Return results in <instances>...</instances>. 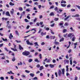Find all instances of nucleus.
Masks as SVG:
<instances>
[{
    "mask_svg": "<svg viewBox=\"0 0 80 80\" xmlns=\"http://www.w3.org/2000/svg\"><path fill=\"white\" fill-rule=\"evenodd\" d=\"M22 54L23 55H25V56H28V55H29L30 54V53L29 52L25 50L22 53Z\"/></svg>",
    "mask_w": 80,
    "mask_h": 80,
    "instance_id": "f257e3e1",
    "label": "nucleus"
},
{
    "mask_svg": "<svg viewBox=\"0 0 80 80\" xmlns=\"http://www.w3.org/2000/svg\"><path fill=\"white\" fill-rule=\"evenodd\" d=\"M42 31V29H40L39 31L38 32V33H40L41 32V35H42V36H43L44 35H46V33H47L46 32H44L43 33V32Z\"/></svg>",
    "mask_w": 80,
    "mask_h": 80,
    "instance_id": "f03ea898",
    "label": "nucleus"
},
{
    "mask_svg": "<svg viewBox=\"0 0 80 80\" xmlns=\"http://www.w3.org/2000/svg\"><path fill=\"white\" fill-rule=\"evenodd\" d=\"M13 45H14V48H11V49L12 50H13L14 52H17L18 50H17V49L16 48L17 47V46L15 45V44H13Z\"/></svg>",
    "mask_w": 80,
    "mask_h": 80,
    "instance_id": "7ed1b4c3",
    "label": "nucleus"
},
{
    "mask_svg": "<svg viewBox=\"0 0 80 80\" xmlns=\"http://www.w3.org/2000/svg\"><path fill=\"white\" fill-rule=\"evenodd\" d=\"M62 71H61V70L59 69L58 72V74L59 76V77H61V75H62Z\"/></svg>",
    "mask_w": 80,
    "mask_h": 80,
    "instance_id": "20e7f679",
    "label": "nucleus"
},
{
    "mask_svg": "<svg viewBox=\"0 0 80 80\" xmlns=\"http://www.w3.org/2000/svg\"><path fill=\"white\" fill-rule=\"evenodd\" d=\"M72 17H80V16L79 15V14H76L75 15H72Z\"/></svg>",
    "mask_w": 80,
    "mask_h": 80,
    "instance_id": "39448f33",
    "label": "nucleus"
},
{
    "mask_svg": "<svg viewBox=\"0 0 80 80\" xmlns=\"http://www.w3.org/2000/svg\"><path fill=\"white\" fill-rule=\"evenodd\" d=\"M6 15H7V16H8L9 17H10V14L9 13V12L8 11L6 12Z\"/></svg>",
    "mask_w": 80,
    "mask_h": 80,
    "instance_id": "423d86ee",
    "label": "nucleus"
},
{
    "mask_svg": "<svg viewBox=\"0 0 80 80\" xmlns=\"http://www.w3.org/2000/svg\"><path fill=\"white\" fill-rule=\"evenodd\" d=\"M19 48L20 50H23V48H22L21 45H19Z\"/></svg>",
    "mask_w": 80,
    "mask_h": 80,
    "instance_id": "0eeeda50",
    "label": "nucleus"
},
{
    "mask_svg": "<svg viewBox=\"0 0 80 80\" xmlns=\"http://www.w3.org/2000/svg\"><path fill=\"white\" fill-rule=\"evenodd\" d=\"M72 33H70L68 35V37H69L70 38H72Z\"/></svg>",
    "mask_w": 80,
    "mask_h": 80,
    "instance_id": "6e6552de",
    "label": "nucleus"
},
{
    "mask_svg": "<svg viewBox=\"0 0 80 80\" xmlns=\"http://www.w3.org/2000/svg\"><path fill=\"white\" fill-rule=\"evenodd\" d=\"M12 11H10V12H11V14L13 15V13L14 12V9L13 8H12Z\"/></svg>",
    "mask_w": 80,
    "mask_h": 80,
    "instance_id": "1a4fd4ad",
    "label": "nucleus"
},
{
    "mask_svg": "<svg viewBox=\"0 0 80 80\" xmlns=\"http://www.w3.org/2000/svg\"><path fill=\"white\" fill-rule=\"evenodd\" d=\"M62 74L63 75L65 74V68H63L62 69Z\"/></svg>",
    "mask_w": 80,
    "mask_h": 80,
    "instance_id": "9d476101",
    "label": "nucleus"
},
{
    "mask_svg": "<svg viewBox=\"0 0 80 80\" xmlns=\"http://www.w3.org/2000/svg\"><path fill=\"white\" fill-rule=\"evenodd\" d=\"M69 63V60H64V64H66V63Z\"/></svg>",
    "mask_w": 80,
    "mask_h": 80,
    "instance_id": "9b49d317",
    "label": "nucleus"
},
{
    "mask_svg": "<svg viewBox=\"0 0 80 80\" xmlns=\"http://www.w3.org/2000/svg\"><path fill=\"white\" fill-rule=\"evenodd\" d=\"M9 5L11 6H13V5H15V4L14 3H12V2H9Z\"/></svg>",
    "mask_w": 80,
    "mask_h": 80,
    "instance_id": "f8f14e48",
    "label": "nucleus"
},
{
    "mask_svg": "<svg viewBox=\"0 0 80 80\" xmlns=\"http://www.w3.org/2000/svg\"><path fill=\"white\" fill-rule=\"evenodd\" d=\"M42 69H43V66H41L39 69L40 70V71H42Z\"/></svg>",
    "mask_w": 80,
    "mask_h": 80,
    "instance_id": "ddd939ff",
    "label": "nucleus"
},
{
    "mask_svg": "<svg viewBox=\"0 0 80 80\" xmlns=\"http://www.w3.org/2000/svg\"><path fill=\"white\" fill-rule=\"evenodd\" d=\"M15 57L14 56L12 59V62H15Z\"/></svg>",
    "mask_w": 80,
    "mask_h": 80,
    "instance_id": "4468645a",
    "label": "nucleus"
},
{
    "mask_svg": "<svg viewBox=\"0 0 80 80\" xmlns=\"http://www.w3.org/2000/svg\"><path fill=\"white\" fill-rule=\"evenodd\" d=\"M35 62H37L38 63H39L40 62V61H38V59H36L34 60Z\"/></svg>",
    "mask_w": 80,
    "mask_h": 80,
    "instance_id": "2eb2a0df",
    "label": "nucleus"
},
{
    "mask_svg": "<svg viewBox=\"0 0 80 80\" xmlns=\"http://www.w3.org/2000/svg\"><path fill=\"white\" fill-rule=\"evenodd\" d=\"M61 3H66V1L63 0H62L61 2Z\"/></svg>",
    "mask_w": 80,
    "mask_h": 80,
    "instance_id": "dca6fc26",
    "label": "nucleus"
},
{
    "mask_svg": "<svg viewBox=\"0 0 80 80\" xmlns=\"http://www.w3.org/2000/svg\"><path fill=\"white\" fill-rule=\"evenodd\" d=\"M19 10H20V11H22L23 10V8L21 7H19Z\"/></svg>",
    "mask_w": 80,
    "mask_h": 80,
    "instance_id": "f3484780",
    "label": "nucleus"
},
{
    "mask_svg": "<svg viewBox=\"0 0 80 80\" xmlns=\"http://www.w3.org/2000/svg\"><path fill=\"white\" fill-rule=\"evenodd\" d=\"M49 66H50L51 68H54V65H52V64H50L49 65Z\"/></svg>",
    "mask_w": 80,
    "mask_h": 80,
    "instance_id": "a211bd4d",
    "label": "nucleus"
},
{
    "mask_svg": "<svg viewBox=\"0 0 80 80\" xmlns=\"http://www.w3.org/2000/svg\"><path fill=\"white\" fill-rule=\"evenodd\" d=\"M50 16H54V13L53 12H51L50 14Z\"/></svg>",
    "mask_w": 80,
    "mask_h": 80,
    "instance_id": "6ab92c4d",
    "label": "nucleus"
},
{
    "mask_svg": "<svg viewBox=\"0 0 80 80\" xmlns=\"http://www.w3.org/2000/svg\"><path fill=\"white\" fill-rule=\"evenodd\" d=\"M64 41V38H62L59 41L60 42Z\"/></svg>",
    "mask_w": 80,
    "mask_h": 80,
    "instance_id": "aec40b11",
    "label": "nucleus"
},
{
    "mask_svg": "<svg viewBox=\"0 0 80 80\" xmlns=\"http://www.w3.org/2000/svg\"><path fill=\"white\" fill-rule=\"evenodd\" d=\"M61 5L62 7H65L66 6V4H61Z\"/></svg>",
    "mask_w": 80,
    "mask_h": 80,
    "instance_id": "412c9836",
    "label": "nucleus"
},
{
    "mask_svg": "<svg viewBox=\"0 0 80 80\" xmlns=\"http://www.w3.org/2000/svg\"><path fill=\"white\" fill-rule=\"evenodd\" d=\"M35 44V46H39V45H38V42H35L34 43Z\"/></svg>",
    "mask_w": 80,
    "mask_h": 80,
    "instance_id": "4be33fe9",
    "label": "nucleus"
},
{
    "mask_svg": "<svg viewBox=\"0 0 80 80\" xmlns=\"http://www.w3.org/2000/svg\"><path fill=\"white\" fill-rule=\"evenodd\" d=\"M30 76H31L32 77H34V74L32 73H31L30 74Z\"/></svg>",
    "mask_w": 80,
    "mask_h": 80,
    "instance_id": "5701e85b",
    "label": "nucleus"
},
{
    "mask_svg": "<svg viewBox=\"0 0 80 80\" xmlns=\"http://www.w3.org/2000/svg\"><path fill=\"white\" fill-rule=\"evenodd\" d=\"M70 17V16H69L67 17V18H65L64 19V20L65 21L67 20V19H68V18H69V17Z\"/></svg>",
    "mask_w": 80,
    "mask_h": 80,
    "instance_id": "b1692460",
    "label": "nucleus"
},
{
    "mask_svg": "<svg viewBox=\"0 0 80 80\" xmlns=\"http://www.w3.org/2000/svg\"><path fill=\"white\" fill-rule=\"evenodd\" d=\"M2 40L3 41H4L5 42H7V39H4V38H2Z\"/></svg>",
    "mask_w": 80,
    "mask_h": 80,
    "instance_id": "393cba45",
    "label": "nucleus"
},
{
    "mask_svg": "<svg viewBox=\"0 0 80 80\" xmlns=\"http://www.w3.org/2000/svg\"><path fill=\"white\" fill-rule=\"evenodd\" d=\"M76 69H77V70H80V67H78V66H76Z\"/></svg>",
    "mask_w": 80,
    "mask_h": 80,
    "instance_id": "a878e982",
    "label": "nucleus"
},
{
    "mask_svg": "<svg viewBox=\"0 0 80 80\" xmlns=\"http://www.w3.org/2000/svg\"><path fill=\"white\" fill-rule=\"evenodd\" d=\"M67 30L66 29H63V33H65V32H67Z\"/></svg>",
    "mask_w": 80,
    "mask_h": 80,
    "instance_id": "bb28decb",
    "label": "nucleus"
},
{
    "mask_svg": "<svg viewBox=\"0 0 80 80\" xmlns=\"http://www.w3.org/2000/svg\"><path fill=\"white\" fill-rule=\"evenodd\" d=\"M33 61V60L32 59H29L28 62L30 63L31 62H32Z\"/></svg>",
    "mask_w": 80,
    "mask_h": 80,
    "instance_id": "cd10ccee",
    "label": "nucleus"
},
{
    "mask_svg": "<svg viewBox=\"0 0 80 80\" xmlns=\"http://www.w3.org/2000/svg\"><path fill=\"white\" fill-rule=\"evenodd\" d=\"M26 42L28 45H29V43H30V42L28 40H27L26 41Z\"/></svg>",
    "mask_w": 80,
    "mask_h": 80,
    "instance_id": "c85d7f7f",
    "label": "nucleus"
},
{
    "mask_svg": "<svg viewBox=\"0 0 80 80\" xmlns=\"http://www.w3.org/2000/svg\"><path fill=\"white\" fill-rule=\"evenodd\" d=\"M55 45H59V43L57 42H55Z\"/></svg>",
    "mask_w": 80,
    "mask_h": 80,
    "instance_id": "c756f323",
    "label": "nucleus"
},
{
    "mask_svg": "<svg viewBox=\"0 0 80 80\" xmlns=\"http://www.w3.org/2000/svg\"><path fill=\"white\" fill-rule=\"evenodd\" d=\"M53 8H54V5H52L50 8L49 9H52Z\"/></svg>",
    "mask_w": 80,
    "mask_h": 80,
    "instance_id": "7c9ffc66",
    "label": "nucleus"
},
{
    "mask_svg": "<svg viewBox=\"0 0 80 80\" xmlns=\"http://www.w3.org/2000/svg\"><path fill=\"white\" fill-rule=\"evenodd\" d=\"M68 22H66L65 23L64 25L65 26H68Z\"/></svg>",
    "mask_w": 80,
    "mask_h": 80,
    "instance_id": "2f4dec72",
    "label": "nucleus"
},
{
    "mask_svg": "<svg viewBox=\"0 0 80 80\" xmlns=\"http://www.w3.org/2000/svg\"><path fill=\"white\" fill-rule=\"evenodd\" d=\"M15 32L16 35H19V33H18V31H16Z\"/></svg>",
    "mask_w": 80,
    "mask_h": 80,
    "instance_id": "473e14b6",
    "label": "nucleus"
},
{
    "mask_svg": "<svg viewBox=\"0 0 80 80\" xmlns=\"http://www.w3.org/2000/svg\"><path fill=\"white\" fill-rule=\"evenodd\" d=\"M58 18H55L54 19V20L55 21H58Z\"/></svg>",
    "mask_w": 80,
    "mask_h": 80,
    "instance_id": "72a5a7b5",
    "label": "nucleus"
},
{
    "mask_svg": "<svg viewBox=\"0 0 80 80\" xmlns=\"http://www.w3.org/2000/svg\"><path fill=\"white\" fill-rule=\"evenodd\" d=\"M43 22H39V24L41 25H43Z\"/></svg>",
    "mask_w": 80,
    "mask_h": 80,
    "instance_id": "f704fd0d",
    "label": "nucleus"
},
{
    "mask_svg": "<svg viewBox=\"0 0 80 80\" xmlns=\"http://www.w3.org/2000/svg\"><path fill=\"white\" fill-rule=\"evenodd\" d=\"M25 72H26V73H30V71H28L27 70H26Z\"/></svg>",
    "mask_w": 80,
    "mask_h": 80,
    "instance_id": "c9c22d12",
    "label": "nucleus"
},
{
    "mask_svg": "<svg viewBox=\"0 0 80 80\" xmlns=\"http://www.w3.org/2000/svg\"><path fill=\"white\" fill-rule=\"evenodd\" d=\"M54 25H55V23H53L51 25V27H54Z\"/></svg>",
    "mask_w": 80,
    "mask_h": 80,
    "instance_id": "e433bc0d",
    "label": "nucleus"
},
{
    "mask_svg": "<svg viewBox=\"0 0 80 80\" xmlns=\"http://www.w3.org/2000/svg\"><path fill=\"white\" fill-rule=\"evenodd\" d=\"M54 10L55 11H57V10H58V8H57V7H56Z\"/></svg>",
    "mask_w": 80,
    "mask_h": 80,
    "instance_id": "4c0bfd02",
    "label": "nucleus"
},
{
    "mask_svg": "<svg viewBox=\"0 0 80 80\" xmlns=\"http://www.w3.org/2000/svg\"><path fill=\"white\" fill-rule=\"evenodd\" d=\"M75 38L73 37L72 38V42H74V41H75Z\"/></svg>",
    "mask_w": 80,
    "mask_h": 80,
    "instance_id": "58836bf2",
    "label": "nucleus"
},
{
    "mask_svg": "<svg viewBox=\"0 0 80 80\" xmlns=\"http://www.w3.org/2000/svg\"><path fill=\"white\" fill-rule=\"evenodd\" d=\"M10 36L11 37H12V38H13V36H12V33L10 34Z\"/></svg>",
    "mask_w": 80,
    "mask_h": 80,
    "instance_id": "ea45409f",
    "label": "nucleus"
},
{
    "mask_svg": "<svg viewBox=\"0 0 80 80\" xmlns=\"http://www.w3.org/2000/svg\"><path fill=\"white\" fill-rule=\"evenodd\" d=\"M4 49L5 50H6V51L7 52H8V49H7V48H4Z\"/></svg>",
    "mask_w": 80,
    "mask_h": 80,
    "instance_id": "a19ab883",
    "label": "nucleus"
},
{
    "mask_svg": "<svg viewBox=\"0 0 80 80\" xmlns=\"http://www.w3.org/2000/svg\"><path fill=\"white\" fill-rule=\"evenodd\" d=\"M15 41H16L17 43H20V42H21V41H18L17 40H15Z\"/></svg>",
    "mask_w": 80,
    "mask_h": 80,
    "instance_id": "79ce46f5",
    "label": "nucleus"
},
{
    "mask_svg": "<svg viewBox=\"0 0 80 80\" xmlns=\"http://www.w3.org/2000/svg\"><path fill=\"white\" fill-rule=\"evenodd\" d=\"M78 79V77H77V76H75V77L74 80H77Z\"/></svg>",
    "mask_w": 80,
    "mask_h": 80,
    "instance_id": "37998d69",
    "label": "nucleus"
},
{
    "mask_svg": "<svg viewBox=\"0 0 80 80\" xmlns=\"http://www.w3.org/2000/svg\"><path fill=\"white\" fill-rule=\"evenodd\" d=\"M45 30H47V31H48V30H50V28H45Z\"/></svg>",
    "mask_w": 80,
    "mask_h": 80,
    "instance_id": "c03bdc74",
    "label": "nucleus"
},
{
    "mask_svg": "<svg viewBox=\"0 0 80 80\" xmlns=\"http://www.w3.org/2000/svg\"><path fill=\"white\" fill-rule=\"evenodd\" d=\"M71 12H75V9H72L71 10Z\"/></svg>",
    "mask_w": 80,
    "mask_h": 80,
    "instance_id": "a18cd8bd",
    "label": "nucleus"
},
{
    "mask_svg": "<svg viewBox=\"0 0 80 80\" xmlns=\"http://www.w3.org/2000/svg\"><path fill=\"white\" fill-rule=\"evenodd\" d=\"M39 57H40V59H42V54H40L39 55Z\"/></svg>",
    "mask_w": 80,
    "mask_h": 80,
    "instance_id": "49530a36",
    "label": "nucleus"
},
{
    "mask_svg": "<svg viewBox=\"0 0 80 80\" xmlns=\"http://www.w3.org/2000/svg\"><path fill=\"white\" fill-rule=\"evenodd\" d=\"M28 45H33V44L32 42H29V44Z\"/></svg>",
    "mask_w": 80,
    "mask_h": 80,
    "instance_id": "de8ad7c7",
    "label": "nucleus"
},
{
    "mask_svg": "<svg viewBox=\"0 0 80 80\" xmlns=\"http://www.w3.org/2000/svg\"><path fill=\"white\" fill-rule=\"evenodd\" d=\"M27 18L29 19V20H30V17L28 16H27Z\"/></svg>",
    "mask_w": 80,
    "mask_h": 80,
    "instance_id": "09e8293b",
    "label": "nucleus"
},
{
    "mask_svg": "<svg viewBox=\"0 0 80 80\" xmlns=\"http://www.w3.org/2000/svg\"><path fill=\"white\" fill-rule=\"evenodd\" d=\"M0 79H1V80H4V78H3V77H0Z\"/></svg>",
    "mask_w": 80,
    "mask_h": 80,
    "instance_id": "8fccbe9b",
    "label": "nucleus"
},
{
    "mask_svg": "<svg viewBox=\"0 0 80 80\" xmlns=\"http://www.w3.org/2000/svg\"><path fill=\"white\" fill-rule=\"evenodd\" d=\"M38 52H36L35 53H34L35 56H36L37 55H38Z\"/></svg>",
    "mask_w": 80,
    "mask_h": 80,
    "instance_id": "3c124183",
    "label": "nucleus"
},
{
    "mask_svg": "<svg viewBox=\"0 0 80 80\" xmlns=\"http://www.w3.org/2000/svg\"><path fill=\"white\" fill-rule=\"evenodd\" d=\"M55 75L56 76V77H58V75L57 74V72L55 73Z\"/></svg>",
    "mask_w": 80,
    "mask_h": 80,
    "instance_id": "603ef678",
    "label": "nucleus"
},
{
    "mask_svg": "<svg viewBox=\"0 0 80 80\" xmlns=\"http://www.w3.org/2000/svg\"><path fill=\"white\" fill-rule=\"evenodd\" d=\"M25 21L26 22H28V20L27 19H25Z\"/></svg>",
    "mask_w": 80,
    "mask_h": 80,
    "instance_id": "864d4df0",
    "label": "nucleus"
},
{
    "mask_svg": "<svg viewBox=\"0 0 80 80\" xmlns=\"http://www.w3.org/2000/svg\"><path fill=\"white\" fill-rule=\"evenodd\" d=\"M63 23H59V25H60V26H61L62 25H63Z\"/></svg>",
    "mask_w": 80,
    "mask_h": 80,
    "instance_id": "5fc2aeb1",
    "label": "nucleus"
},
{
    "mask_svg": "<svg viewBox=\"0 0 80 80\" xmlns=\"http://www.w3.org/2000/svg\"><path fill=\"white\" fill-rule=\"evenodd\" d=\"M38 79L37 78V77H35L34 78H33V80H37Z\"/></svg>",
    "mask_w": 80,
    "mask_h": 80,
    "instance_id": "6e6d98bb",
    "label": "nucleus"
},
{
    "mask_svg": "<svg viewBox=\"0 0 80 80\" xmlns=\"http://www.w3.org/2000/svg\"><path fill=\"white\" fill-rule=\"evenodd\" d=\"M43 17V16L42 15H41L39 16V18L41 19V18H42Z\"/></svg>",
    "mask_w": 80,
    "mask_h": 80,
    "instance_id": "4d7b16f0",
    "label": "nucleus"
},
{
    "mask_svg": "<svg viewBox=\"0 0 80 80\" xmlns=\"http://www.w3.org/2000/svg\"><path fill=\"white\" fill-rule=\"evenodd\" d=\"M68 52L69 53H71V52H72V49H69Z\"/></svg>",
    "mask_w": 80,
    "mask_h": 80,
    "instance_id": "13d9d810",
    "label": "nucleus"
},
{
    "mask_svg": "<svg viewBox=\"0 0 80 80\" xmlns=\"http://www.w3.org/2000/svg\"><path fill=\"white\" fill-rule=\"evenodd\" d=\"M66 58L68 59V54H67L66 56Z\"/></svg>",
    "mask_w": 80,
    "mask_h": 80,
    "instance_id": "bf43d9fd",
    "label": "nucleus"
},
{
    "mask_svg": "<svg viewBox=\"0 0 80 80\" xmlns=\"http://www.w3.org/2000/svg\"><path fill=\"white\" fill-rule=\"evenodd\" d=\"M52 62L53 63H55V62H56V61H55V60L53 59L52 60Z\"/></svg>",
    "mask_w": 80,
    "mask_h": 80,
    "instance_id": "052dcab7",
    "label": "nucleus"
},
{
    "mask_svg": "<svg viewBox=\"0 0 80 80\" xmlns=\"http://www.w3.org/2000/svg\"><path fill=\"white\" fill-rule=\"evenodd\" d=\"M38 68H39V67H40V64H38L37 66H36Z\"/></svg>",
    "mask_w": 80,
    "mask_h": 80,
    "instance_id": "680f3d73",
    "label": "nucleus"
},
{
    "mask_svg": "<svg viewBox=\"0 0 80 80\" xmlns=\"http://www.w3.org/2000/svg\"><path fill=\"white\" fill-rule=\"evenodd\" d=\"M47 62H50V59H48L47 61Z\"/></svg>",
    "mask_w": 80,
    "mask_h": 80,
    "instance_id": "e2e57ef3",
    "label": "nucleus"
},
{
    "mask_svg": "<svg viewBox=\"0 0 80 80\" xmlns=\"http://www.w3.org/2000/svg\"><path fill=\"white\" fill-rule=\"evenodd\" d=\"M70 64L71 65H72V60H70Z\"/></svg>",
    "mask_w": 80,
    "mask_h": 80,
    "instance_id": "0e129e2a",
    "label": "nucleus"
},
{
    "mask_svg": "<svg viewBox=\"0 0 80 80\" xmlns=\"http://www.w3.org/2000/svg\"><path fill=\"white\" fill-rule=\"evenodd\" d=\"M41 45H45V42H42L41 43Z\"/></svg>",
    "mask_w": 80,
    "mask_h": 80,
    "instance_id": "69168bd1",
    "label": "nucleus"
},
{
    "mask_svg": "<svg viewBox=\"0 0 80 80\" xmlns=\"http://www.w3.org/2000/svg\"><path fill=\"white\" fill-rule=\"evenodd\" d=\"M55 36H52V39H55Z\"/></svg>",
    "mask_w": 80,
    "mask_h": 80,
    "instance_id": "338daca9",
    "label": "nucleus"
},
{
    "mask_svg": "<svg viewBox=\"0 0 80 80\" xmlns=\"http://www.w3.org/2000/svg\"><path fill=\"white\" fill-rule=\"evenodd\" d=\"M46 38H50V37H49V35H47L46 37Z\"/></svg>",
    "mask_w": 80,
    "mask_h": 80,
    "instance_id": "774afa93",
    "label": "nucleus"
}]
</instances>
